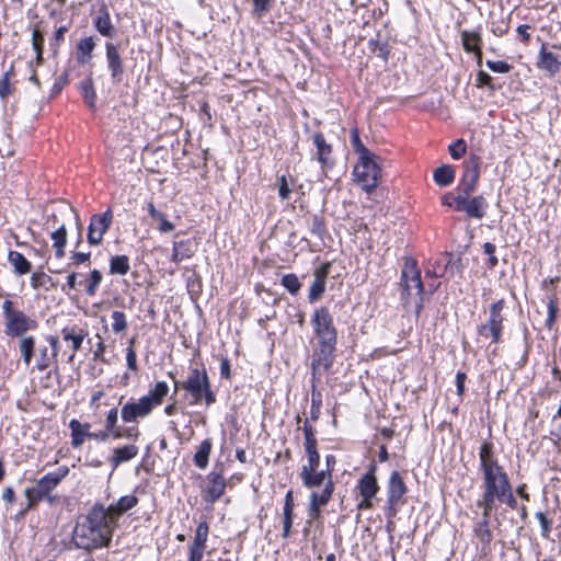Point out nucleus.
Instances as JSON below:
<instances>
[{
	"instance_id": "obj_1",
	"label": "nucleus",
	"mask_w": 561,
	"mask_h": 561,
	"mask_svg": "<svg viewBox=\"0 0 561 561\" xmlns=\"http://www.w3.org/2000/svg\"><path fill=\"white\" fill-rule=\"evenodd\" d=\"M311 325L316 345L312 352L311 371L312 379L319 380L322 373L330 369L333 364L336 344L337 330L333 316L328 307H319L313 311Z\"/></svg>"
},
{
	"instance_id": "obj_2",
	"label": "nucleus",
	"mask_w": 561,
	"mask_h": 561,
	"mask_svg": "<svg viewBox=\"0 0 561 561\" xmlns=\"http://www.w3.org/2000/svg\"><path fill=\"white\" fill-rule=\"evenodd\" d=\"M479 463L482 474V494L477 501L481 508H496V501L512 484L504 468L499 463L493 451V444L484 442L479 450Z\"/></svg>"
},
{
	"instance_id": "obj_3",
	"label": "nucleus",
	"mask_w": 561,
	"mask_h": 561,
	"mask_svg": "<svg viewBox=\"0 0 561 561\" xmlns=\"http://www.w3.org/2000/svg\"><path fill=\"white\" fill-rule=\"evenodd\" d=\"M114 525L106 524L104 505L96 503L85 515L78 517L72 531V541L79 549L87 551L108 547Z\"/></svg>"
},
{
	"instance_id": "obj_4",
	"label": "nucleus",
	"mask_w": 561,
	"mask_h": 561,
	"mask_svg": "<svg viewBox=\"0 0 561 561\" xmlns=\"http://www.w3.org/2000/svg\"><path fill=\"white\" fill-rule=\"evenodd\" d=\"M480 157L470 154L463 162V172L456 188L455 209L463 211L468 217L482 219L488 208V202L482 195L471 197L480 178Z\"/></svg>"
},
{
	"instance_id": "obj_5",
	"label": "nucleus",
	"mask_w": 561,
	"mask_h": 561,
	"mask_svg": "<svg viewBox=\"0 0 561 561\" xmlns=\"http://www.w3.org/2000/svg\"><path fill=\"white\" fill-rule=\"evenodd\" d=\"M300 478L307 489L323 486L321 492L312 491L309 496V517L317 519L320 517L321 507L328 504L334 492L332 473L330 470L301 468Z\"/></svg>"
},
{
	"instance_id": "obj_6",
	"label": "nucleus",
	"mask_w": 561,
	"mask_h": 561,
	"mask_svg": "<svg viewBox=\"0 0 561 561\" xmlns=\"http://www.w3.org/2000/svg\"><path fill=\"white\" fill-rule=\"evenodd\" d=\"M169 393L165 381H158L148 392L136 401H129L122 407L121 416L125 423L136 422L148 416L152 410L160 405Z\"/></svg>"
},
{
	"instance_id": "obj_7",
	"label": "nucleus",
	"mask_w": 561,
	"mask_h": 561,
	"mask_svg": "<svg viewBox=\"0 0 561 561\" xmlns=\"http://www.w3.org/2000/svg\"><path fill=\"white\" fill-rule=\"evenodd\" d=\"M1 308L4 319L3 332L8 337H23L27 332L37 328V321L18 309L12 300L5 299Z\"/></svg>"
},
{
	"instance_id": "obj_8",
	"label": "nucleus",
	"mask_w": 561,
	"mask_h": 561,
	"mask_svg": "<svg viewBox=\"0 0 561 561\" xmlns=\"http://www.w3.org/2000/svg\"><path fill=\"white\" fill-rule=\"evenodd\" d=\"M69 473L67 466L58 467L54 472H49L42 477L34 486L25 490V496L27 499V508L33 507L37 502L42 500H48L50 503L55 501V497L50 495V492L66 478Z\"/></svg>"
},
{
	"instance_id": "obj_9",
	"label": "nucleus",
	"mask_w": 561,
	"mask_h": 561,
	"mask_svg": "<svg viewBox=\"0 0 561 561\" xmlns=\"http://www.w3.org/2000/svg\"><path fill=\"white\" fill-rule=\"evenodd\" d=\"M182 388L192 396V404H198L204 400L206 405L209 407L216 402V394L210 388V381L204 368L191 369L190 376L182 383Z\"/></svg>"
},
{
	"instance_id": "obj_10",
	"label": "nucleus",
	"mask_w": 561,
	"mask_h": 561,
	"mask_svg": "<svg viewBox=\"0 0 561 561\" xmlns=\"http://www.w3.org/2000/svg\"><path fill=\"white\" fill-rule=\"evenodd\" d=\"M378 159V156L374 152L364 154L358 157V162L354 168V175L366 192L376 188L381 179V168Z\"/></svg>"
},
{
	"instance_id": "obj_11",
	"label": "nucleus",
	"mask_w": 561,
	"mask_h": 561,
	"mask_svg": "<svg viewBox=\"0 0 561 561\" xmlns=\"http://www.w3.org/2000/svg\"><path fill=\"white\" fill-rule=\"evenodd\" d=\"M505 308L504 299L493 302L489 309V318L485 323L478 327V334L482 337H491L492 342L497 344L501 341L504 317L502 314Z\"/></svg>"
},
{
	"instance_id": "obj_12",
	"label": "nucleus",
	"mask_w": 561,
	"mask_h": 561,
	"mask_svg": "<svg viewBox=\"0 0 561 561\" xmlns=\"http://www.w3.org/2000/svg\"><path fill=\"white\" fill-rule=\"evenodd\" d=\"M401 283L403 286L402 297L405 302H409V298L413 295L419 297L417 304V312L422 308V294L424 290L423 283L421 279L420 271L417 270L415 262H407L402 273H401Z\"/></svg>"
},
{
	"instance_id": "obj_13",
	"label": "nucleus",
	"mask_w": 561,
	"mask_h": 561,
	"mask_svg": "<svg viewBox=\"0 0 561 561\" xmlns=\"http://www.w3.org/2000/svg\"><path fill=\"white\" fill-rule=\"evenodd\" d=\"M113 222V211L107 208L103 214H94L90 218L88 227V242L90 245H99L105 232Z\"/></svg>"
},
{
	"instance_id": "obj_14",
	"label": "nucleus",
	"mask_w": 561,
	"mask_h": 561,
	"mask_svg": "<svg viewBox=\"0 0 561 561\" xmlns=\"http://www.w3.org/2000/svg\"><path fill=\"white\" fill-rule=\"evenodd\" d=\"M407 493V485L398 471L391 472L387 486L388 516L397 514V507L403 504V496Z\"/></svg>"
},
{
	"instance_id": "obj_15",
	"label": "nucleus",
	"mask_w": 561,
	"mask_h": 561,
	"mask_svg": "<svg viewBox=\"0 0 561 561\" xmlns=\"http://www.w3.org/2000/svg\"><path fill=\"white\" fill-rule=\"evenodd\" d=\"M209 525L206 520L201 522L195 530L193 541L188 546L187 561H202L207 547Z\"/></svg>"
},
{
	"instance_id": "obj_16",
	"label": "nucleus",
	"mask_w": 561,
	"mask_h": 561,
	"mask_svg": "<svg viewBox=\"0 0 561 561\" xmlns=\"http://www.w3.org/2000/svg\"><path fill=\"white\" fill-rule=\"evenodd\" d=\"M107 67L111 71L113 83H121L125 71L123 59L117 47L112 43H106Z\"/></svg>"
},
{
	"instance_id": "obj_17",
	"label": "nucleus",
	"mask_w": 561,
	"mask_h": 561,
	"mask_svg": "<svg viewBox=\"0 0 561 561\" xmlns=\"http://www.w3.org/2000/svg\"><path fill=\"white\" fill-rule=\"evenodd\" d=\"M205 500L210 503L218 501L225 492L226 480L220 472L211 471L208 476Z\"/></svg>"
},
{
	"instance_id": "obj_18",
	"label": "nucleus",
	"mask_w": 561,
	"mask_h": 561,
	"mask_svg": "<svg viewBox=\"0 0 561 561\" xmlns=\"http://www.w3.org/2000/svg\"><path fill=\"white\" fill-rule=\"evenodd\" d=\"M312 142L317 148V159L322 168H331L334 163L332 158V146L329 145L321 133L312 135Z\"/></svg>"
},
{
	"instance_id": "obj_19",
	"label": "nucleus",
	"mask_w": 561,
	"mask_h": 561,
	"mask_svg": "<svg viewBox=\"0 0 561 561\" xmlns=\"http://www.w3.org/2000/svg\"><path fill=\"white\" fill-rule=\"evenodd\" d=\"M376 467L373 465L359 479L357 490L362 497H375L379 491V484L375 474Z\"/></svg>"
},
{
	"instance_id": "obj_20",
	"label": "nucleus",
	"mask_w": 561,
	"mask_h": 561,
	"mask_svg": "<svg viewBox=\"0 0 561 561\" xmlns=\"http://www.w3.org/2000/svg\"><path fill=\"white\" fill-rule=\"evenodd\" d=\"M493 510L494 508H482V518L473 527V534L483 547H488L493 539V535L490 529V517Z\"/></svg>"
},
{
	"instance_id": "obj_21",
	"label": "nucleus",
	"mask_w": 561,
	"mask_h": 561,
	"mask_svg": "<svg viewBox=\"0 0 561 561\" xmlns=\"http://www.w3.org/2000/svg\"><path fill=\"white\" fill-rule=\"evenodd\" d=\"M461 41L463 49L467 53H473L477 57L478 65L482 61V51H481V45H482V37L479 32L476 31H461Z\"/></svg>"
},
{
	"instance_id": "obj_22",
	"label": "nucleus",
	"mask_w": 561,
	"mask_h": 561,
	"mask_svg": "<svg viewBox=\"0 0 561 561\" xmlns=\"http://www.w3.org/2000/svg\"><path fill=\"white\" fill-rule=\"evenodd\" d=\"M329 273V264L316 270L314 279L310 286L308 299L310 302L318 301L325 290V279Z\"/></svg>"
},
{
	"instance_id": "obj_23",
	"label": "nucleus",
	"mask_w": 561,
	"mask_h": 561,
	"mask_svg": "<svg viewBox=\"0 0 561 561\" xmlns=\"http://www.w3.org/2000/svg\"><path fill=\"white\" fill-rule=\"evenodd\" d=\"M139 453V448L134 444H128L123 447H117L113 450V455L110 458V463L115 470L123 462H127L134 459Z\"/></svg>"
},
{
	"instance_id": "obj_24",
	"label": "nucleus",
	"mask_w": 561,
	"mask_h": 561,
	"mask_svg": "<svg viewBox=\"0 0 561 561\" xmlns=\"http://www.w3.org/2000/svg\"><path fill=\"white\" fill-rule=\"evenodd\" d=\"M538 67L553 76L560 71L561 60H559L554 54L547 51L546 45L543 44L539 51Z\"/></svg>"
},
{
	"instance_id": "obj_25",
	"label": "nucleus",
	"mask_w": 561,
	"mask_h": 561,
	"mask_svg": "<svg viewBox=\"0 0 561 561\" xmlns=\"http://www.w3.org/2000/svg\"><path fill=\"white\" fill-rule=\"evenodd\" d=\"M195 250L191 240H180L173 242L171 261L175 264L181 263L185 259L193 257Z\"/></svg>"
},
{
	"instance_id": "obj_26",
	"label": "nucleus",
	"mask_w": 561,
	"mask_h": 561,
	"mask_svg": "<svg viewBox=\"0 0 561 561\" xmlns=\"http://www.w3.org/2000/svg\"><path fill=\"white\" fill-rule=\"evenodd\" d=\"M71 430V444L73 447H79L83 444L87 437H92V433L89 432V423H80L78 420H71L69 423Z\"/></svg>"
},
{
	"instance_id": "obj_27",
	"label": "nucleus",
	"mask_w": 561,
	"mask_h": 561,
	"mask_svg": "<svg viewBox=\"0 0 561 561\" xmlns=\"http://www.w3.org/2000/svg\"><path fill=\"white\" fill-rule=\"evenodd\" d=\"M283 538H288L293 527L294 518V497L293 491L289 490L285 495L284 511H283Z\"/></svg>"
},
{
	"instance_id": "obj_28",
	"label": "nucleus",
	"mask_w": 561,
	"mask_h": 561,
	"mask_svg": "<svg viewBox=\"0 0 561 561\" xmlns=\"http://www.w3.org/2000/svg\"><path fill=\"white\" fill-rule=\"evenodd\" d=\"M9 263L13 266L16 275H25L31 272V262L20 252L10 251L8 254Z\"/></svg>"
},
{
	"instance_id": "obj_29",
	"label": "nucleus",
	"mask_w": 561,
	"mask_h": 561,
	"mask_svg": "<svg viewBox=\"0 0 561 561\" xmlns=\"http://www.w3.org/2000/svg\"><path fill=\"white\" fill-rule=\"evenodd\" d=\"M53 247L55 248V254L57 257L65 256V247L67 243V230L65 224L57 227L51 233Z\"/></svg>"
},
{
	"instance_id": "obj_30",
	"label": "nucleus",
	"mask_w": 561,
	"mask_h": 561,
	"mask_svg": "<svg viewBox=\"0 0 561 561\" xmlns=\"http://www.w3.org/2000/svg\"><path fill=\"white\" fill-rule=\"evenodd\" d=\"M147 209H148V214L149 216L151 217V219H153L154 221H157L159 224L158 226V230L162 233H165V232H171L174 230V225L168 220L165 214H163L162 211L158 210L153 203H148L147 204Z\"/></svg>"
},
{
	"instance_id": "obj_31",
	"label": "nucleus",
	"mask_w": 561,
	"mask_h": 561,
	"mask_svg": "<svg viewBox=\"0 0 561 561\" xmlns=\"http://www.w3.org/2000/svg\"><path fill=\"white\" fill-rule=\"evenodd\" d=\"M434 181L439 186H448L455 180V169L449 164H443L434 171Z\"/></svg>"
},
{
	"instance_id": "obj_32",
	"label": "nucleus",
	"mask_w": 561,
	"mask_h": 561,
	"mask_svg": "<svg viewBox=\"0 0 561 561\" xmlns=\"http://www.w3.org/2000/svg\"><path fill=\"white\" fill-rule=\"evenodd\" d=\"M19 347L21 352L22 359L26 366H28L32 362L35 348V337L32 335H23V337H19Z\"/></svg>"
},
{
	"instance_id": "obj_33",
	"label": "nucleus",
	"mask_w": 561,
	"mask_h": 561,
	"mask_svg": "<svg viewBox=\"0 0 561 561\" xmlns=\"http://www.w3.org/2000/svg\"><path fill=\"white\" fill-rule=\"evenodd\" d=\"M80 93L84 100V103L92 110H95L96 94L93 87V81L89 77L79 83Z\"/></svg>"
},
{
	"instance_id": "obj_34",
	"label": "nucleus",
	"mask_w": 561,
	"mask_h": 561,
	"mask_svg": "<svg viewBox=\"0 0 561 561\" xmlns=\"http://www.w3.org/2000/svg\"><path fill=\"white\" fill-rule=\"evenodd\" d=\"M62 337L65 341H70L71 343L73 353L68 358V362L71 363L75 358L76 352L81 348L84 334L82 331L80 333H76L73 329L65 328L62 330Z\"/></svg>"
},
{
	"instance_id": "obj_35",
	"label": "nucleus",
	"mask_w": 561,
	"mask_h": 561,
	"mask_svg": "<svg viewBox=\"0 0 561 561\" xmlns=\"http://www.w3.org/2000/svg\"><path fill=\"white\" fill-rule=\"evenodd\" d=\"M130 270L129 257L127 255H115L110 260V273L125 275Z\"/></svg>"
},
{
	"instance_id": "obj_36",
	"label": "nucleus",
	"mask_w": 561,
	"mask_h": 561,
	"mask_svg": "<svg viewBox=\"0 0 561 561\" xmlns=\"http://www.w3.org/2000/svg\"><path fill=\"white\" fill-rule=\"evenodd\" d=\"M95 43L92 37H85L78 43V60L81 64H87L92 57Z\"/></svg>"
},
{
	"instance_id": "obj_37",
	"label": "nucleus",
	"mask_w": 561,
	"mask_h": 561,
	"mask_svg": "<svg viewBox=\"0 0 561 561\" xmlns=\"http://www.w3.org/2000/svg\"><path fill=\"white\" fill-rule=\"evenodd\" d=\"M95 27L102 35L113 37L114 27L110 18V13L105 8L102 10L101 15L95 20Z\"/></svg>"
},
{
	"instance_id": "obj_38",
	"label": "nucleus",
	"mask_w": 561,
	"mask_h": 561,
	"mask_svg": "<svg viewBox=\"0 0 561 561\" xmlns=\"http://www.w3.org/2000/svg\"><path fill=\"white\" fill-rule=\"evenodd\" d=\"M211 451V443L209 439H205L201 443L198 450L196 451L194 456V462L195 465L204 469L208 465V457Z\"/></svg>"
},
{
	"instance_id": "obj_39",
	"label": "nucleus",
	"mask_w": 561,
	"mask_h": 561,
	"mask_svg": "<svg viewBox=\"0 0 561 561\" xmlns=\"http://www.w3.org/2000/svg\"><path fill=\"white\" fill-rule=\"evenodd\" d=\"M451 254H443L436 261L432 270L426 271L427 276L443 277L447 272V267L451 261Z\"/></svg>"
},
{
	"instance_id": "obj_40",
	"label": "nucleus",
	"mask_w": 561,
	"mask_h": 561,
	"mask_svg": "<svg viewBox=\"0 0 561 561\" xmlns=\"http://www.w3.org/2000/svg\"><path fill=\"white\" fill-rule=\"evenodd\" d=\"M118 410L113 408L108 411L105 420V431L101 435V440L107 439L108 436H113L114 432L119 427L117 426Z\"/></svg>"
},
{
	"instance_id": "obj_41",
	"label": "nucleus",
	"mask_w": 561,
	"mask_h": 561,
	"mask_svg": "<svg viewBox=\"0 0 561 561\" xmlns=\"http://www.w3.org/2000/svg\"><path fill=\"white\" fill-rule=\"evenodd\" d=\"M252 15L256 19L265 16L273 8L274 0H252Z\"/></svg>"
},
{
	"instance_id": "obj_42",
	"label": "nucleus",
	"mask_w": 561,
	"mask_h": 561,
	"mask_svg": "<svg viewBox=\"0 0 561 561\" xmlns=\"http://www.w3.org/2000/svg\"><path fill=\"white\" fill-rule=\"evenodd\" d=\"M111 318L113 320L112 329L115 333H122L127 330L128 323L123 311L114 310Z\"/></svg>"
},
{
	"instance_id": "obj_43",
	"label": "nucleus",
	"mask_w": 561,
	"mask_h": 561,
	"mask_svg": "<svg viewBox=\"0 0 561 561\" xmlns=\"http://www.w3.org/2000/svg\"><path fill=\"white\" fill-rule=\"evenodd\" d=\"M102 274L99 270L91 271L89 275V279L85 286V293L88 296H94L101 282H102Z\"/></svg>"
},
{
	"instance_id": "obj_44",
	"label": "nucleus",
	"mask_w": 561,
	"mask_h": 561,
	"mask_svg": "<svg viewBox=\"0 0 561 561\" xmlns=\"http://www.w3.org/2000/svg\"><path fill=\"white\" fill-rule=\"evenodd\" d=\"M282 285L293 295H296L301 287L299 278L295 274H286L282 277Z\"/></svg>"
},
{
	"instance_id": "obj_45",
	"label": "nucleus",
	"mask_w": 561,
	"mask_h": 561,
	"mask_svg": "<svg viewBox=\"0 0 561 561\" xmlns=\"http://www.w3.org/2000/svg\"><path fill=\"white\" fill-rule=\"evenodd\" d=\"M106 514V524L114 525V529L117 526L118 518L125 513L116 503L111 504L108 507L104 506Z\"/></svg>"
},
{
	"instance_id": "obj_46",
	"label": "nucleus",
	"mask_w": 561,
	"mask_h": 561,
	"mask_svg": "<svg viewBox=\"0 0 561 561\" xmlns=\"http://www.w3.org/2000/svg\"><path fill=\"white\" fill-rule=\"evenodd\" d=\"M351 142H352L354 150L358 153V157H362L364 154H368L371 152L362 142L358 129L356 127L351 129Z\"/></svg>"
},
{
	"instance_id": "obj_47",
	"label": "nucleus",
	"mask_w": 561,
	"mask_h": 561,
	"mask_svg": "<svg viewBox=\"0 0 561 561\" xmlns=\"http://www.w3.org/2000/svg\"><path fill=\"white\" fill-rule=\"evenodd\" d=\"M32 44L36 53V61L41 64L43 61L44 36L38 30H34L32 33Z\"/></svg>"
},
{
	"instance_id": "obj_48",
	"label": "nucleus",
	"mask_w": 561,
	"mask_h": 561,
	"mask_svg": "<svg viewBox=\"0 0 561 561\" xmlns=\"http://www.w3.org/2000/svg\"><path fill=\"white\" fill-rule=\"evenodd\" d=\"M325 224L322 217L313 215L310 222V232L312 236L322 239L325 233Z\"/></svg>"
},
{
	"instance_id": "obj_49",
	"label": "nucleus",
	"mask_w": 561,
	"mask_h": 561,
	"mask_svg": "<svg viewBox=\"0 0 561 561\" xmlns=\"http://www.w3.org/2000/svg\"><path fill=\"white\" fill-rule=\"evenodd\" d=\"M536 518L540 524L541 536L546 539L549 538L550 533L552 530V519L549 518L547 514L543 512H537Z\"/></svg>"
},
{
	"instance_id": "obj_50",
	"label": "nucleus",
	"mask_w": 561,
	"mask_h": 561,
	"mask_svg": "<svg viewBox=\"0 0 561 561\" xmlns=\"http://www.w3.org/2000/svg\"><path fill=\"white\" fill-rule=\"evenodd\" d=\"M557 314H558V299L556 296H552L549 298V301H548V317L546 320V325L549 329H552V327L557 320Z\"/></svg>"
},
{
	"instance_id": "obj_51",
	"label": "nucleus",
	"mask_w": 561,
	"mask_h": 561,
	"mask_svg": "<svg viewBox=\"0 0 561 561\" xmlns=\"http://www.w3.org/2000/svg\"><path fill=\"white\" fill-rule=\"evenodd\" d=\"M450 157L455 160L460 159L467 151V145L463 139H457L449 146Z\"/></svg>"
},
{
	"instance_id": "obj_52",
	"label": "nucleus",
	"mask_w": 561,
	"mask_h": 561,
	"mask_svg": "<svg viewBox=\"0 0 561 561\" xmlns=\"http://www.w3.org/2000/svg\"><path fill=\"white\" fill-rule=\"evenodd\" d=\"M51 282V277L44 272L33 273L31 277V286L34 289L46 287Z\"/></svg>"
},
{
	"instance_id": "obj_53",
	"label": "nucleus",
	"mask_w": 561,
	"mask_h": 561,
	"mask_svg": "<svg viewBox=\"0 0 561 561\" xmlns=\"http://www.w3.org/2000/svg\"><path fill=\"white\" fill-rule=\"evenodd\" d=\"M126 363H127L128 369H130L131 371H137L138 370L137 354H136V351L134 348V339H131L129 341V345L126 348Z\"/></svg>"
},
{
	"instance_id": "obj_54",
	"label": "nucleus",
	"mask_w": 561,
	"mask_h": 561,
	"mask_svg": "<svg viewBox=\"0 0 561 561\" xmlns=\"http://www.w3.org/2000/svg\"><path fill=\"white\" fill-rule=\"evenodd\" d=\"M116 504L126 513L138 504V499L133 494H128L119 497Z\"/></svg>"
},
{
	"instance_id": "obj_55",
	"label": "nucleus",
	"mask_w": 561,
	"mask_h": 561,
	"mask_svg": "<svg viewBox=\"0 0 561 561\" xmlns=\"http://www.w3.org/2000/svg\"><path fill=\"white\" fill-rule=\"evenodd\" d=\"M139 436V431L136 427H127L124 431L118 428L114 432L113 438L121 439V438H128V439H136Z\"/></svg>"
},
{
	"instance_id": "obj_56",
	"label": "nucleus",
	"mask_w": 561,
	"mask_h": 561,
	"mask_svg": "<svg viewBox=\"0 0 561 561\" xmlns=\"http://www.w3.org/2000/svg\"><path fill=\"white\" fill-rule=\"evenodd\" d=\"M308 456V462L304 465L301 468L306 469H318L320 465V455L317 449L306 450Z\"/></svg>"
},
{
	"instance_id": "obj_57",
	"label": "nucleus",
	"mask_w": 561,
	"mask_h": 561,
	"mask_svg": "<svg viewBox=\"0 0 561 561\" xmlns=\"http://www.w3.org/2000/svg\"><path fill=\"white\" fill-rule=\"evenodd\" d=\"M496 503L506 504L512 510L517 508V501L513 494L512 486L496 501Z\"/></svg>"
},
{
	"instance_id": "obj_58",
	"label": "nucleus",
	"mask_w": 561,
	"mask_h": 561,
	"mask_svg": "<svg viewBox=\"0 0 561 561\" xmlns=\"http://www.w3.org/2000/svg\"><path fill=\"white\" fill-rule=\"evenodd\" d=\"M486 66L490 70H492L494 72H500V73H506L511 70V66L506 61H502V60H497V61L488 60Z\"/></svg>"
},
{
	"instance_id": "obj_59",
	"label": "nucleus",
	"mask_w": 561,
	"mask_h": 561,
	"mask_svg": "<svg viewBox=\"0 0 561 561\" xmlns=\"http://www.w3.org/2000/svg\"><path fill=\"white\" fill-rule=\"evenodd\" d=\"M11 93L10 79H8V75H2L0 79V98L5 100Z\"/></svg>"
},
{
	"instance_id": "obj_60",
	"label": "nucleus",
	"mask_w": 561,
	"mask_h": 561,
	"mask_svg": "<svg viewBox=\"0 0 561 561\" xmlns=\"http://www.w3.org/2000/svg\"><path fill=\"white\" fill-rule=\"evenodd\" d=\"M291 193V190L288 186L287 180L285 175H282L279 179V187H278V195L283 201H286L289 198Z\"/></svg>"
},
{
	"instance_id": "obj_61",
	"label": "nucleus",
	"mask_w": 561,
	"mask_h": 561,
	"mask_svg": "<svg viewBox=\"0 0 561 561\" xmlns=\"http://www.w3.org/2000/svg\"><path fill=\"white\" fill-rule=\"evenodd\" d=\"M477 85L478 87H489L491 88L492 90L494 89L493 85H492V77L484 72V71H479L478 75H477Z\"/></svg>"
},
{
	"instance_id": "obj_62",
	"label": "nucleus",
	"mask_w": 561,
	"mask_h": 561,
	"mask_svg": "<svg viewBox=\"0 0 561 561\" xmlns=\"http://www.w3.org/2000/svg\"><path fill=\"white\" fill-rule=\"evenodd\" d=\"M50 365V357L47 354V348L41 351V358L37 360L36 367L38 370H45Z\"/></svg>"
},
{
	"instance_id": "obj_63",
	"label": "nucleus",
	"mask_w": 561,
	"mask_h": 561,
	"mask_svg": "<svg viewBox=\"0 0 561 561\" xmlns=\"http://www.w3.org/2000/svg\"><path fill=\"white\" fill-rule=\"evenodd\" d=\"M90 256H91L90 252H87V253L75 252L71 255V260H72L73 264L79 265V264H83V263L88 262L90 260Z\"/></svg>"
},
{
	"instance_id": "obj_64",
	"label": "nucleus",
	"mask_w": 561,
	"mask_h": 561,
	"mask_svg": "<svg viewBox=\"0 0 561 561\" xmlns=\"http://www.w3.org/2000/svg\"><path fill=\"white\" fill-rule=\"evenodd\" d=\"M466 374L462 371H458L456 375V387H457V394L462 396L465 392V381H466Z\"/></svg>"
}]
</instances>
